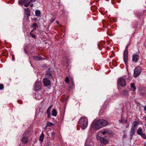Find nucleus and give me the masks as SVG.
Instances as JSON below:
<instances>
[{"label":"nucleus","instance_id":"f257e3e1","mask_svg":"<svg viewBox=\"0 0 146 146\" xmlns=\"http://www.w3.org/2000/svg\"><path fill=\"white\" fill-rule=\"evenodd\" d=\"M108 124V122L105 120L100 119L97 120L94 125V128L98 129L105 126Z\"/></svg>","mask_w":146,"mask_h":146},{"label":"nucleus","instance_id":"f03ea898","mask_svg":"<svg viewBox=\"0 0 146 146\" xmlns=\"http://www.w3.org/2000/svg\"><path fill=\"white\" fill-rule=\"evenodd\" d=\"M78 122L83 129H85L88 126V120L85 117H82L79 120Z\"/></svg>","mask_w":146,"mask_h":146},{"label":"nucleus","instance_id":"7ed1b4c3","mask_svg":"<svg viewBox=\"0 0 146 146\" xmlns=\"http://www.w3.org/2000/svg\"><path fill=\"white\" fill-rule=\"evenodd\" d=\"M53 74L52 69V68H49L46 71L45 76L46 78L51 79L53 78L52 74Z\"/></svg>","mask_w":146,"mask_h":146},{"label":"nucleus","instance_id":"20e7f679","mask_svg":"<svg viewBox=\"0 0 146 146\" xmlns=\"http://www.w3.org/2000/svg\"><path fill=\"white\" fill-rule=\"evenodd\" d=\"M129 45V44H128L127 45L123 53V59L125 64L127 63V62L128 54V47Z\"/></svg>","mask_w":146,"mask_h":146},{"label":"nucleus","instance_id":"39448f33","mask_svg":"<svg viewBox=\"0 0 146 146\" xmlns=\"http://www.w3.org/2000/svg\"><path fill=\"white\" fill-rule=\"evenodd\" d=\"M117 83L122 87L125 86L126 85L125 80L122 78H120L118 79Z\"/></svg>","mask_w":146,"mask_h":146},{"label":"nucleus","instance_id":"423d86ee","mask_svg":"<svg viewBox=\"0 0 146 146\" xmlns=\"http://www.w3.org/2000/svg\"><path fill=\"white\" fill-rule=\"evenodd\" d=\"M141 72V68L140 67H137L135 68L134 72V76L135 77H137L140 74Z\"/></svg>","mask_w":146,"mask_h":146},{"label":"nucleus","instance_id":"0eeeda50","mask_svg":"<svg viewBox=\"0 0 146 146\" xmlns=\"http://www.w3.org/2000/svg\"><path fill=\"white\" fill-rule=\"evenodd\" d=\"M44 85L45 86H47L50 84V82L48 78H44L43 80Z\"/></svg>","mask_w":146,"mask_h":146},{"label":"nucleus","instance_id":"6e6552de","mask_svg":"<svg viewBox=\"0 0 146 146\" xmlns=\"http://www.w3.org/2000/svg\"><path fill=\"white\" fill-rule=\"evenodd\" d=\"M139 57L138 55L134 54L132 56V61L135 62H137L139 60Z\"/></svg>","mask_w":146,"mask_h":146},{"label":"nucleus","instance_id":"1a4fd4ad","mask_svg":"<svg viewBox=\"0 0 146 146\" xmlns=\"http://www.w3.org/2000/svg\"><path fill=\"white\" fill-rule=\"evenodd\" d=\"M22 139V142L24 144L27 143L29 141V139L27 137L23 135Z\"/></svg>","mask_w":146,"mask_h":146},{"label":"nucleus","instance_id":"9d476101","mask_svg":"<svg viewBox=\"0 0 146 146\" xmlns=\"http://www.w3.org/2000/svg\"><path fill=\"white\" fill-rule=\"evenodd\" d=\"M139 124V122L137 121H134L132 124V126L131 128L136 129L137 128L138 125Z\"/></svg>","mask_w":146,"mask_h":146},{"label":"nucleus","instance_id":"9b49d317","mask_svg":"<svg viewBox=\"0 0 146 146\" xmlns=\"http://www.w3.org/2000/svg\"><path fill=\"white\" fill-rule=\"evenodd\" d=\"M100 140L101 143L103 144H106L108 143V141L103 137H101Z\"/></svg>","mask_w":146,"mask_h":146},{"label":"nucleus","instance_id":"f8f14e48","mask_svg":"<svg viewBox=\"0 0 146 146\" xmlns=\"http://www.w3.org/2000/svg\"><path fill=\"white\" fill-rule=\"evenodd\" d=\"M25 14L27 17H28L30 16V11L29 8L25 9Z\"/></svg>","mask_w":146,"mask_h":146},{"label":"nucleus","instance_id":"ddd939ff","mask_svg":"<svg viewBox=\"0 0 146 146\" xmlns=\"http://www.w3.org/2000/svg\"><path fill=\"white\" fill-rule=\"evenodd\" d=\"M135 130L134 129H133L132 128H131L130 131V135L131 136L130 138L131 139H132V137L134 135L135 132Z\"/></svg>","mask_w":146,"mask_h":146},{"label":"nucleus","instance_id":"4468645a","mask_svg":"<svg viewBox=\"0 0 146 146\" xmlns=\"http://www.w3.org/2000/svg\"><path fill=\"white\" fill-rule=\"evenodd\" d=\"M39 84V83H36L35 86V88L36 90H39L40 88L41 87Z\"/></svg>","mask_w":146,"mask_h":146},{"label":"nucleus","instance_id":"2eb2a0df","mask_svg":"<svg viewBox=\"0 0 146 146\" xmlns=\"http://www.w3.org/2000/svg\"><path fill=\"white\" fill-rule=\"evenodd\" d=\"M31 130L30 129L28 128L26 131L24 132L23 136H26L29 133L31 132Z\"/></svg>","mask_w":146,"mask_h":146},{"label":"nucleus","instance_id":"dca6fc26","mask_svg":"<svg viewBox=\"0 0 146 146\" xmlns=\"http://www.w3.org/2000/svg\"><path fill=\"white\" fill-rule=\"evenodd\" d=\"M34 59L35 60H40L42 59V57L40 56H35L33 57Z\"/></svg>","mask_w":146,"mask_h":146},{"label":"nucleus","instance_id":"f3484780","mask_svg":"<svg viewBox=\"0 0 146 146\" xmlns=\"http://www.w3.org/2000/svg\"><path fill=\"white\" fill-rule=\"evenodd\" d=\"M52 115L54 116H56L57 114V112L56 110L53 109L52 112Z\"/></svg>","mask_w":146,"mask_h":146},{"label":"nucleus","instance_id":"a211bd4d","mask_svg":"<svg viewBox=\"0 0 146 146\" xmlns=\"http://www.w3.org/2000/svg\"><path fill=\"white\" fill-rule=\"evenodd\" d=\"M123 95L127 97L128 96V92L127 90H124L123 92Z\"/></svg>","mask_w":146,"mask_h":146},{"label":"nucleus","instance_id":"6ab92c4d","mask_svg":"<svg viewBox=\"0 0 146 146\" xmlns=\"http://www.w3.org/2000/svg\"><path fill=\"white\" fill-rule=\"evenodd\" d=\"M142 129L141 128H139L137 130V133L139 135H141V133H142Z\"/></svg>","mask_w":146,"mask_h":146},{"label":"nucleus","instance_id":"aec40b11","mask_svg":"<svg viewBox=\"0 0 146 146\" xmlns=\"http://www.w3.org/2000/svg\"><path fill=\"white\" fill-rule=\"evenodd\" d=\"M44 137V133H42L40 135L39 138V140L41 142H42L43 141Z\"/></svg>","mask_w":146,"mask_h":146},{"label":"nucleus","instance_id":"412c9836","mask_svg":"<svg viewBox=\"0 0 146 146\" xmlns=\"http://www.w3.org/2000/svg\"><path fill=\"white\" fill-rule=\"evenodd\" d=\"M28 47H31L32 50L34 48V46H32L30 44L28 45L25 48V52H26V50L27 49V48Z\"/></svg>","mask_w":146,"mask_h":146},{"label":"nucleus","instance_id":"4be33fe9","mask_svg":"<svg viewBox=\"0 0 146 146\" xmlns=\"http://www.w3.org/2000/svg\"><path fill=\"white\" fill-rule=\"evenodd\" d=\"M131 90L133 91H135L136 89L135 87V84L132 83L131 85Z\"/></svg>","mask_w":146,"mask_h":146},{"label":"nucleus","instance_id":"5701e85b","mask_svg":"<svg viewBox=\"0 0 146 146\" xmlns=\"http://www.w3.org/2000/svg\"><path fill=\"white\" fill-rule=\"evenodd\" d=\"M7 144V143L5 140H4L2 141L1 143V145L2 146H6Z\"/></svg>","mask_w":146,"mask_h":146},{"label":"nucleus","instance_id":"b1692460","mask_svg":"<svg viewBox=\"0 0 146 146\" xmlns=\"http://www.w3.org/2000/svg\"><path fill=\"white\" fill-rule=\"evenodd\" d=\"M40 14L41 13L40 11L37 10L35 11V15L36 16H40Z\"/></svg>","mask_w":146,"mask_h":146},{"label":"nucleus","instance_id":"393cba45","mask_svg":"<svg viewBox=\"0 0 146 146\" xmlns=\"http://www.w3.org/2000/svg\"><path fill=\"white\" fill-rule=\"evenodd\" d=\"M47 126L52 127L54 125V124L49 122H48L46 123Z\"/></svg>","mask_w":146,"mask_h":146},{"label":"nucleus","instance_id":"a878e982","mask_svg":"<svg viewBox=\"0 0 146 146\" xmlns=\"http://www.w3.org/2000/svg\"><path fill=\"white\" fill-rule=\"evenodd\" d=\"M52 107V105H51L48 108L46 111V113H51L50 112V110L51 108Z\"/></svg>","mask_w":146,"mask_h":146},{"label":"nucleus","instance_id":"bb28decb","mask_svg":"<svg viewBox=\"0 0 146 146\" xmlns=\"http://www.w3.org/2000/svg\"><path fill=\"white\" fill-rule=\"evenodd\" d=\"M37 25L36 23H33L32 25V27L34 29H36V28L37 27Z\"/></svg>","mask_w":146,"mask_h":146},{"label":"nucleus","instance_id":"cd10ccee","mask_svg":"<svg viewBox=\"0 0 146 146\" xmlns=\"http://www.w3.org/2000/svg\"><path fill=\"white\" fill-rule=\"evenodd\" d=\"M121 121H122V123L126 124L127 123H128L129 122L127 121V120L121 119Z\"/></svg>","mask_w":146,"mask_h":146},{"label":"nucleus","instance_id":"c85d7f7f","mask_svg":"<svg viewBox=\"0 0 146 146\" xmlns=\"http://www.w3.org/2000/svg\"><path fill=\"white\" fill-rule=\"evenodd\" d=\"M65 82L67 83V84H68L69 82V78L68 77H66V79H65Z\"/></svg>","mask_w":146,"mask_h":146},{"label":"nucleus","instance_id":"c756f323","mask_svg":"<svg viewBox=\"0 0 146 146\" xmlns=\"http://www.w3.org/2000/svg\"><path fill=\"white\" fill-rule=\"evenodd\" d=\"M31 3L30 2V1H29V2H28L27 3H26V4H25L24 5V6L25 7H27L29 6V5H30V3Z\"/></svg>","mask_w":146,"mask_h":146},{"label":"nucleus","instance_id":"7c9ffc66","mask_svg":"<svg viewBox=\"0 0 146 146\" xmlns=\"http://www.w3.org/2000/svg\"><path fill=\"white\" fill-rule=\"evenodd\" d=\"M55 134H56V133H55V132H52V133H51V136H52V139H54V137L55 136Z\"/></svg>","mask_w":146,"mask_h":146},{"label":"nucleus","instance_id":"2f4dec72","mask_svg":"<svg viewBox=\"0 0 146 146\" xmlns=\"http://www.w3.org/2000/svg\"><path fill=\"white\" fill-rule=\"evenodd\" d=\"M140 135L144 139H146V135L143 133H142Z\"/></svg>","mask_w":146,"mask_h":146},{"label":"nucleus","instance_id":"473e14b6","mask_svg":"<svg viewBox=\"0 0 146 146\" xmlns=\"http://www.w3.org/2000/svg\"><path fill=\"white\" fill-rule=\"evenodd\" d=\"M107 130L106 129H104V131H102V133L104 135L106 133H107Z\"/></svg>","mask_w":146,"mask_h":146},{"label":"nucleus","instance_id":"72a5a7b5","mask_svg":"<svg viewBox=\"0 0 146 146\" xmlns=\"http://www.w3.org/2000/svg\"><path fill=\"white\" fill-rule=\"evenodd\" d=\"M4 88V85L2 84H0V90H2Z\"/></svg>","mask_w":146,"mask_h":146},{"label":"nucleus","instance_id":"f704fd0d","mask_svg":"<svg viewBox=\"0 0 146 146\" xmlns=\"http://www.w3.org/2000/svg\"><path fill=\"white\" fill-rule=\"evenodd\" d=\"M30 35L31 36L32 38H34L35 37V36L33 35L32 33H30Z\"/></svg>","mask_w":146,"mask_h":146},{"label":"nucleus","instance_id":"c9c22d12","mask_svg":"<svg viewBox=\"0 0 146 146\" xmlns=\"http://www.w3.org/2000/svg\"><path fill=\"white\" fill-rule=\"evenodd\" d=\"M55 19V17L54 16H53L50 19V21L51 22H53Z\"/></svg>","mask_w":146,"mask_h":146},{"label":"nucleus","instance_id":"e433bc0d","mask_svg":"<svg viewBox=\"0 0 146 146\" xmlns=\"http://www.w3.org/2000/svg\"><path fill=\"white\" fill-rule=\"evenodd\" d=\"M140 95L141 96H144L145 95H146V92H141L139 93Z\"/></svg>","mask_w":146,"mask_h":146},{"label":"nucleus","instance_id":"4c0bfd02","mask_svg":"<svg viewBox=\"0 0 146 146\" xmlns=\"http://www.w3.org/2000/svg\"><path fill=\"white\" fill-rule=\"evenodd\" d=\"M69 98V96H67L63 100V102H64L65 100H68Z\"/></svg>","mask_w":146,"mask_h":146},{"label":"nucleus","instance_id":"58836bf2","mask_svg":"<svg viewBox=\"0 0 146 146\" xmlns=\"http://www.w3.org/2000/svg\"><path fill=\"white\" fill-rule=\"evenodd\" d=\"M71 84L72 86H74V81H73V80L72 79H71Z\"/></svg>","mask_w":146,"mask_h":146},{"label":"nucleus","instance_id":"ea45409f","mask_svg":"<svg viewBox=\"0 0 146 146\" xmlns=\"http://www.w3.org/2000/svg\"><path fill=\"white\" fill-rule=\"evenodd\" d=\"M29 1V0H24L23 1V3H27Z\"/></svg>","mask_w":146,"mask_h":146},{"label":"nucleus","instance_id":"a19ab883","mask_svg":"<svg viewBox=\"0 0 146 146\" xmlns=\"http://www.w3.org/2000/svg\"><path fill=\"white\" fill-rule=\"evenodd\" d=\"M47 117L48 118H49L50 117V116H51V113H47Z\"/></svg>","mask_w":146,"mask_h":146},{"label":"nucleus","instance_id":"79ce46f5","mask_svg":"<svg viewBox=\"0 0 146 146\" xmlns=\"http://www.w3.org/2000/svg\"><path fill=\"white\" fill-rule=\"evenodd\" d=\"M126 124H127V125L126 126V128H128L129 127V122L127 123Z\"/></svg>","mask_w":146,"mask_h":146},{"label":"nucleus","instance_id":"37998d69","mask_svg":"<svg viewBox=\"0 0 146 146\" xmlns=\"http://www.w3.org/2000/svg\"><path fill=\"white\" fill-rule=\"evenodd\" d=\"M36 0H30V2L32 3V2H35Z\"/></svg>","mask_w":146,"mask_h":146},{"label":"nucleus","instance_id":"c03bdc74","mask_svg":"<svg viewBox=\"0 0 146 146\" xmlns=\"http://www.w3.org/2000/svg\"><path fill=\"white\" fill-rule=\"evenodd\" d=\"M19 3V4L23 3V0L20 1Z\"/></svg>","mask_w":146,"mask_h":146},{"label":"nucleus","instance_id":"a18cd8bd","mask_svg":"<svg viewBox=\"0 0 146 146\" xmlns=\"http://www.w3.org/2000/svg\"><path fill=\"white\" fill-rule=\"evenodd\" d=\"M144 110L146 111V105L144 107Z\"/></svg>","mask_w":146,"mask_h":146},{"label":"nucleus","instance_id":"49530a36","mask_svg":"<svg viewBox=\"0 0 146 146\" xmlns=\"http://www.w3.org/2000/svg\"><path fill=\"white\" fill-rule=\"evenodd\" d=\"M135 102H136L137 104H139V105H140V103H139V102H137V101H135Z\"/></svg>","mask_w":146,"mask_h":146},{"label":"nucleus","instance_id":"de8ad7c7","mask_svg":"<svg viewBox=\"0 0 146 146\" xmlns=\"http://www.w3.org/2000/svg\"><path fill=\"white\" fill-rule=\"evenodd\" d=\"M35 29H33V30H32L31 31V33H32V32H33V31H34V30H35Z\"/></svg>","mask_w":146,"mask_h":146},{"label":"nucleus","instance_id":"09e8293b","mask_svg":"<svg viewBox=\"0 0 146 146\" xmlns=\"http://www.w3.org/2000/svg\"><path fill=\"white\" fill-rule=\"evenodd\" d=\"M33 4H31L30 5V7H33Z\"/></svg>","mask_w":146,"mask_h":146},{"label":"nucleus","instance_id":"8fccbe9b","mask_svg":"<svg viewBox=\"0 0 146 146\" xmlns=\"http://www.w3.org/2000/svg\"><path fill=\"white\" fill-rule=\"evenodd\" d=\"M56 23H57V24H59V22H58V21H56Z\"/></svg>","mask_w":146,"mask_h":146},{"label":"nucleus","instance_id":"3c124183","mask_svg":"<svg viewBox=\"0 0 146 146\" xmlns=\"http://www.w3.org/2000/svg\"><path fill=\"white\" fill-rule=\"evenodd\" d=\"M126 135H123V137L125 138L126 137Z\"/></svg>","mask_w":146,"mask_h":146},{"label":"nucleus","instance_id":"603ef678","mask_svg":"<svg viewBox=\"0 0 146 146\" xmlns=\"http://www.w3.org/2000/svg\"><path fill=\"white\" fill-rule=\"evenodd\" d=\"M122 121H121V120L119 121V122L120 123H122Z\"/></svg>","mask_w":146,"mask_h":146},{"label":"nucleus","instance_id":"864d4df0","mask_svg":"<svg viewBox=\"0 0 146 146\" xmlns=\"http://www.w3.org/2000/svg\"><path fill=\"white\" fill-rule=\"evenodd\" d=\"M48 126H47V125H46V127H45V129H46L47 127Z\"/></svg>","mask_w":146,"mask_h":146},{"label":"nucleus","instance_id":"5fc2aeb1","mask_svg":"<svg viewBox=\"0 0 146 146\" xmlns=\"http://www.w3.org/2000/svg\"><path fill=\"white\" fill-rule=\"evenodd\" d=\"M85 146H90V145H86Z\"/></svg>","mask_w":146,"mask_h":146},{"label":"nucleus","instance_id":"6e6d98bb","mask_svg":"<svg viewBox=\"0 0 146 146\" xmlns=\"http://www.w3.org/2000/svg\"><path fill=\"white\" fill-rule=\"evenodd\" d=\"M144 146H146V145L144 144Z\"/></svg>","mask_w":146,"mask_h":146},{"label":"nucleus","instance_id":"4d7b16f0","mask_svg":"<svg viewBox=\"0 0 146 146\" xmlns=\"http://www.w3.org/2000/svg\"><path fill=\"white\" fill-rule=\"evenodd\" d=\"M145 144L146 145V142L145 143Z\"/></svg>","mask_w":146,"mask_h":146}]
</instances>
